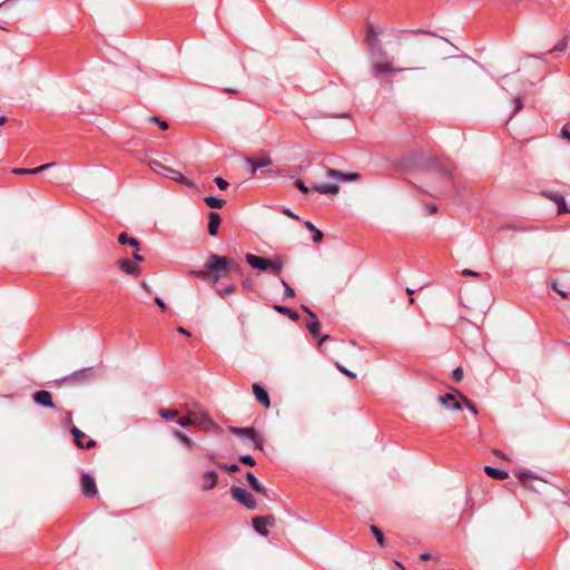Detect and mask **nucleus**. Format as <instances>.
I'll return each instance as SVG.
<instances>
[{
	"label": "nucleus",
	"mask_w": 570,
	"mask_h": 570,
	"mask_svg": "<svg viewBox=\"0 0 570 570\" xmlns=\"http://www.w3.org/2000/svg\"><path fill=\"white\" fill-rule=\"evenodd\" d=\"M325 175L330 179H335L333 184H315L313 185V190L324 194V195H336L340 191V186L337 183L340 181H355L361 178L358 173H342L337 169L326 168Z\"/></svg>",
	"instance_id": "obj_1"
},
{
	"label": "nucleus",
	"mask_w": 570,
	"mask_h": 570,
	"mask_svg": "<svg viewBox=\"0 0 570 570\" xmlns=\"http://www.w3.org/2000/svg\"><path fill=\"white\" fill-rule=\"evenodd\" d=\"M245 259L250 267L263 272H269L274 276H279L285 265V258L282 256H276L273 259H269L254 254H246Z\"/></svg>",
	"instance_id": "obj_2"
},
{
	"label": "nucleus",
	"mask_w": 570,
	"mask_h": 570,
	"mask_svg": "<svg viewBox=\"0 0 570 570\" xmlns=\"http://www.w3.org/2000/svg\"><path fill=\"white\" fill-rule=\"evenodd\" d=\"M425 168L429 173L439 176L441 179L449 180L455 170V165L450 159L431 158L426 161Z\"/></svg>",
	"instance_id": "obj_3"
},
{
	"label": "nucleus",
	"mask_w": 570,
	"mask_h": 570,
	"mask_svg": "<svg viewBox=\"0 0 570 570\" xmlns=\"http://www.w3.org/2000/svg\"><path fill=\"white\" fill-rule=\"evenodd\" d=\"M148 166L156 174L168 177V178H170L181 185L188 186V187L194 186V183L190 179H188L187 177H185L181 173L177 171L176 169H174L171 167L165 166L159 160H156V159L149 160Z\"/></svg>",
	"instance_id": "obj_4"
},
{
	"label": "nucleus",
	"mask_w": 570,
	"mask_h": 570,
	"mask_svg": "<svg viewBox=\"0 0 570 570\" xmlns=\"http://www.w3.org/2000/svg\"><path fill=\"white\" fill-rule=\"evenodd\" d=\"M230 259L214 253L208 255V258L205 263V268L213 272L212 281L214 283L218 282L222 273L230 271Z\"/></svg>",
	"instance_id": "obj_5"
},
{
	"label": "nucleus",
	"mask_w": 570,
	"mask_h": 570,
	"mask_svg": "<svg viewBox=\"0 0 570 570\" xmlns=\"http://www.w3.org/2000/svg\"><path fill=\"white\" fill-rule=\"evenodd\" d=\"M375 60L372 63V70L375 77H380L383 73L402 72L407 70L406 68H393L392 62L386 57L375 55ZM410 70H424L423 67L411 68Z\"/></svg>",
	"instance_id": "obj_6"
},
{
	"label": "nucleus",
	"mask_w": 570,
	"mask_h": 570,
	"mask_svg": "<svg viewBox=\"0 0 570 570\" xmlns=\"http://www.w3.org/2000/svg\"><path fill=\"white\" fill-rule=\"evenodd\" d=\"M232 498L237 501L239 504L246 507L249 510L256 509V500L254 497L244 488L240 487H232L230 488Z\"/></svg>",
	"instance_id": "obj_7"
},
{
	"label": "nucleus",
	"mask_w": 570,
	"mask_h": 570,
	"mask_svg": "<svg viewBox=\"0 0 570 570\" xmlns=\"http://www.w3.org/2000/svg\"><path fill=\"white\" fill-rule=\"evenodd\" d=\"M229 431L232 434L236 436L250 440L255 449L263 450V441L261 438H258L256 430L254 428L230 426Z\"/></svg>",
	"instance_id": "obj_8"
},
{
	"label": "nucleus",
	"mask_w": 570,
	"mask_h": 570,
	"mask_svg": "<svg viewBox=\"0 0 570 570\" xmlns=\"http://www.w3.org/2000/svg\"><path fill=\"white\" fill-rule=\"evenodd\" d=\"M365 41L368 45V49L372 56L380 55L386 57V51L383 49L381 41L377 38V33L372 26H370L366 30Z\"/></svg>",
	"instance_id": "obj_9"
},
{
	"label": "nucleus",
	"mask_w": 570,
	"mask_h": 570,
	"mask_svg": "<svg viewBox=\"0 0 570 570\" xmlns=\"http://www.w3.org/2000/svg\"><path fill=\"white\" fill-rule=\"evenodd\" d=\"M94 377V367H85L78 371L72 372L71 374L62 377L58 382H68L73 381L76 383H86Z\"/></svg>",
	"instance_id": "obj_10"
},
{
	"label": "nucleus",
	"mask_w": 570,
	"mask_h": 570,
	"mask_svg": "<svg viewBox=\"0 0 570 570\" xmlns=\"http://www.w3.org/2000/svg\"><path fill=\"white\" fill-rule=\"evenodd\" d=\"M193 425L198 426L202 430L209 431L215 426L212 417L202 410H193Z\"/></svg>",
	"instance_id": "obj_11"
},
{
	"label": "nucleus",
	"mask_w": 570,
	"mask_h": 570,
	"mask_svg": "<svg viewBox=\"0 0 570 570\" xmlns=\"http://www.w3.org/2000/svg\"><path fill=\"white\" fill-rule=\"evenodd\" d=\"M80 483L85 497L94 498L97 494L96 481L89 473L81 474Z\"/></svg>",
	"instance_id": "obj_12"
},
{
	"label": "nucleus",
	"mask_w": 570,
	"mask_h": 570,
	"mask_svg": "<svg viewBox=\"0 0 570 570\" xmlns=\"http://www.w3.org/2000/svg\"><path fill=\"white\" fill-rule=\"evenodd\" d=\"M32 399L35 403H37L40 406L53 409L55 403L52 402V395L50 392L40 390L32 394Z\"/></svg>",
	"instance_id": "obj_13"
},
{
	"label": "nucleus",
	"mask_w": 570,
	"mask_h": 570,
	"mask_svg": "<svg viewBox=\"0 0 570 570\" xmlns=\"http://www.w3.org/2000/svg\"><path fill=\"white\" fill-rule=\"evenodd\" d=\"M302 309L307 313L311 321L307 323V328L313 337H317L321 334V323L317 320V316L314 312H312L308 307L305 305H302Z\"/></svg>",
	"instance_id": "obj_14"
},
{
	"label": "nucleus",
	"mask_w": 570,
	"mask_h": 570,
	"mask_svg": "<svg viewBox=\"0 0 570 570\" xmlns=\"http://www.w3.org/2000/svg\"><path fill=\"white\" fill-rule=\"evenodd\" d=\"M218 474L215 471H207L202 475V490L209 491L217 485Z\"/></svg>",
	"instance_id": "obj_15"
},
{
	"label": "nucleus",
	"mask_w": 570,
	"mask_h": 570,
	"mask_svg": "<svg viewBox=\"0 0 570 570\" xmlns=\"http://www.w3.org/2000/svg\"><path fill=\"white\" fill-rule=\"evenodd\" d=\"M118 266L121 271L125 273L132 275V276H139L141 273V268L132 261L128 258H122L118 261Z\"/></svg>",
	"instance_id": "obj_16"
},
{
	"label": "nucleus",
	"mask_w": 570,
	"mask_h": 570,
	"mask_svg": "<svg viewBox=\"0 0 570 570\" xmlns=\"http://www.w3.org/2000/svg\"><path fill=\"white\" fill-rule=\"evenodd\" d=\"M246 163L252 167L250 175L254 176L256 170L272 164V159L269 156H264L259 159H254L252 157H246Z\"/></svg>",
	"instance_id": "obj_17"
},
{
	"label": "nucleus",
	"mask_w": 570,
	"mask_h": 570,
	"mask_svg": "<svg viewBox=\"0 0 570 570\" xmlns=\"http://www.w3.org/2000/svg\"><path fill=\"white\" fill-rule=\"evenodd\" d=\"M253 392L255 394L256 400L263 404L266 409L271 406V400L268 396V393L264 387H262L259 384L254 383L253 384Z\"/></svg>",
	"instance_id": "obj_18"
},
{
	"label": "nucleus",
	"mask_w": 570,
	"mask_h": 570,
	"mask_svg": "<svg viewBox=\"0 0 570 570\" xmlns=\"http://www.w3.org/2000/svg\"><path fill=\"white\" fill-rule=\"evenodd\" d=\"M56 165V163H47L45 165L35 167V168H14L12 173L16 175H35L39 174L48 168H51Z\"/></svg>",
	"instance_id": "obj_19"
},
{
	"label": "nucleus",
	"mask_w": 570,
	"mask_h": 570,
	"mask_svg": "<svg viewBox=\"0 0 570 570\" xmlns=\"http://www.w3.org/2000/svg\"><path fill=\"white\" fill-rule=\"evenodd\" d=\"M440 403L449 410H461V403L452 393H446L439 397Z\"/></svg>",
	"instance_id": "obj_20"
},
{
	"label": "nucleus",
	"mask_w": 570,
	"mask_h": 570,
	"mask_svg": "<svg viewBox=\"0 0 570 570\" xmlns=\"http://www.w3.org/2000/svg\"><path fill=\"white\" fill-rule=\"evenodd\" d=\"M208 219V233L210 236H216L222 222L220 215L217 212H210Z\"/></svg>",
	"instance_id": "obj_21"
},
{
	"label": "nucleus",
	"mask_w": 570,
	"mask_h": 570,
	"mask_svg": "<svg viewBox=\"0 0 570 570\" xmlns=\"http://www.w3.org/2000/svg\"><path fill=\"white\" fill-rule=\"evenodd\" d=\"M484 472L494 480H505L509 478V473L507 471L492 468L490 465L484 466Z\"/></svg>",
	"instance_id": "obj_22"
},
{
	"label": "nucleus",
	"mask_w": 570,
	"mask_h": 570,
	"mask_svg": "<svg viewBox=\"0 0 570 570\" xmlns=\"http://www.w3.org/2000/svg\"><path fill=\"white\" fill-rule=\"evenodd\" d=\"M246 479L254 491L267 495V490L258 482L257 478L252 472L246 473Z\"/></svg>",
	"instance_id": "obj_23"
},
{
	"label": "nucleus",
	"mask_w": 570,
	"mask_h": 570,
	"mask_svg": "<svg viewBox=\"0 0 570 570\" xmlns=\"http://www.w3.org/2000/svg\"><path fill=\"white\" fill-rule=\"evenodd\" d=\"M273 308L277 313L288 316L294 322L299 320V315L297 314V312H295L294 309H292V308H289L287 306L274 305Z\"/></svg>",
	"instance_id": "obj_24"
},
{
	"label": "nucleus",
	"mask_w": 570,
	"mask_h": 570,
	"mask_svg": "<svg viewBox=\"0 0 570 570\" xmlns=\"http://www.w3.org/2000/svg\"><path fill=\"white\" fill-rule=\"evenodd\" d=\"M304 225L308 230H311V233H313V242L315 244H318L323 240V233L318 228H316L312 222L306 220Z\"/></svg>",
	"instance_id": "obj_25"
},
{
	"label": "nucleus",
	"mask_w": 570,
	"mask_h": 570,
	"mask_svg": "<svg viewBox=\"0 0 570 570\" xmlns=\"http://www.w3.org/2000/svg\"><path fill=\"white\" fill-rule=\"evenodd\" d=\"M118 242L121 245H130L135 247L137 250H139V240L137 238L129 237L127 233L119 234Z\"/></svg>",
	"instance_id": "obj_26"
},
{
	"label": "nucleus",
	"mask_w": 570,
	"mask_h": 570,
	"mask_svg": "<svg viewBox=\"0 0 570 570\" xmlns=\"http://www.w3.org/2000/svg\"><path fill=\"white\" fill-rule=\"evenodd\" d=\"M173 435L187 449H191L194 445L193 440L178 430H174Z\"/></svg>",
	"instance_id": "obj_27"
},
{
	"label": "nucleus",
	"mask_w": 570,
	"mask_h": 570,
	"mask_svg": "<svg viewBox=\"0 0 570 570\" xmlns=\"http://www.w3.org/2000/svg\"><path fill=\"white\" fill-rule=\"evenodd\" d=\"M569 40H570V33L566 35L560 41H558L552 49H550L547 53H551V52H563L568 45H569Z\"/></svg>",
	"instance_id": "obj_28"
},
{
	"label": "nucleus",
	"mask_w": 570,
	"mask_h": 570,
	"mask_svg": "<svg viewBox=\"0 0 570 570\" xmlns=\"http://www.w3.org/2000/svg\"><path fill=\"white\" fill-rule=\"evenodd\" d=\"M558 206V214H564V213H569V209L567 207V204H566V200H564V197L559 195V194H556L553 196L550 197Z\"/></svg>",
	"instance_id": "obj_29"
},
{
	"label": "nucleus",
	"mask_w": 570,
	"mask_h": 570,
	"mask_svg": "<svg viewBox=\"0 0 570 570\" xmlns=\"http://www.w3.org/2000/svg\"><path fill=\"white\" fill-rule=\"evenodd\" d=\"M558 206V214H564V213H569V209L567 207V204H566V200H564V197L559 195V194H556L553 196L550 197Z\"/></svg>",
	"instance_id": "obj_30"
},
{
	"label": "nucleus",
	"mask_w": 570,
	"mask_h": 570,
	"mask_svg": "<svg viewBox=\"0 0 570 570\" xmlns=\"http://www.w3.org/2000/svg\"><path fill=\"white\" fill-rule=\"evenodd\" d=\"M205 203L210 207V208H222L225 204V200L222 199V198H217V197H214V196H206L204 198Z\"/></svg>",
	"instance_id": "obj_31"
},
{
	"label": "nucleus",
	"mask_w": 570,
	"mask_h": 570,
	"mask_svg": "<svg viewBox=\"0 0 570 570\" xmlns=\"http://www.w3.org/2000/svg\"><path fill=\"white\" fill-rule=\"evenodd\" d=\"M254 530L263 537L268 535V530L266 525H263L262 521L256 517L252 521Z\"/></svg>",
	"instance_id": "obj_32"
},
{
	"label": "nucleus",
	"mask_w": 570,
	"mask_h": 570,
	"mask_svg": "<svg viewBox=\"0 0 570 570\" xmlns=\"http://www.w3.org/2000/svg\"><path fill=\"white\" fill-rule=\"evenodd\" d=\"M518 478L524 487L534 489L532 485L533 476L529 472H520Z\"/></svg>",
	"instance_id": "obj_33"
},
{
	"label": "nucleus",
	"mask_w": 570,
	"mask_h": 570,
	"mask_svg": "<svg viewBox=\"0 0 570 570\" xmlns=\"http://www.w3.org/2000/svg\"><path fill=\"white\" fill-rule=\"evenodd\" d=\"M71 434L73 435L75 443L78 448H83V444L81 442V439L85 438V433L80 431L77 426H72L70 430Z\"/></svg>",
	"instance_id": "obj_34"
},
{
	"label": "nucleus",
	"mask_w": 570,
	"mask_h": 570,
	"mask_svg": "<svg viewBox=\"0 0 570 570\" xmlns=\"http://www.w3.org/2000/svg\"><path fill=\"white\" fill-rule=\"evenodd\" d=\"M158 413L164 420H171L178 415V411L173 409H160Z\"/></svg>",
	"instance_id": "obj_35"
},
{
	"label": "nucleus",
	"mask_w": 570,
	"mask_h": 570,
	"mask_svg": "<svg viewBox=\"0 0 570 570\" xmlns=\"http://www.w3.org/2000/svg\"><path fill=\"white\" fill-rule=\"evenodd\" d=\"M371 531H372L373 535L375 537L377 543L381 547H383L385 543V538H384L383 532L375 525H371Z\"/></svg>",
	"instance_id": "obj_36"
},
{
	"label": "nucleus",
	"mask_w": 570,
	"mask_h": 570,
	"mask_svg": "<svg viewBox=\"0 0 570 570\" xmlns=\"http://www.w3.org/2000/svg\"><path fill=\"white\" fill-rule=\"evenodd\" d=\"M177 424L183 428L193 425V412L188 411L187 415L179 417Z\"/></svg>",
	"instance_id": "obj_37"
},
{
	"label": "nucleus",
	"mask_w": 570,
	"mask_h": 570,
	"mask_svg": "<svg viewBox=\"0 0 570 570\" xmlns=\"http://www.w3.org/2000/svg\"><path fill=\"white\" fill-rule=\"evenodd\" d=\"M454 392H456V394L462 399L464 405L473 413V414H478V410L475 407V405L468 399L465 397L462 393H460L458 390L453 389Z\"/></svg>",
	"instance_id": "obj_38"
},
{
	"label": "nucleus",
	"mask_w": 570,
	"mask_h": 570,
	"mask_svg": "<svg viewBox=\"0 0 570 570\" xmlns=\"http://www.w3.org/2000/svg\"><path fill=\"white\" fill-rule=\"evenodd\" d=\"M281 284L284 286V299L294 297V289L288 285V283L284 278L281 279Z\"/></svg>",
	"instance_id": "obj_39"
},
{
	"label": "nucleus",
	"mask_w": 570,
	"mask_h": 570,
	"mask_svg": "<svg viewBox=\"0 0 570 570\" xmlns=\"http://www.w3.org/2000/svg\"><path fill=\"white\" fill-rule=\"evenodd\" d=\"M217 466L223 470V471H227V472H230V473H234V472H237L239 471V466L238 464H226V463H223V462H218L217 463Z\"/></svg>",
	"instance_id": "obj_40"
},
{
	"label": "nucleus",
	"mask_w": 570,
	"mask_h": 570,
	"mask_svg": "<svg viewBox=\"0 0 570 570\" xmlns=\"http://www.w3.org/2000/svg\"><path fill=\"white\" fill-rule=\"evenodd\" d=\"M463 379V368L461 366L456 367L453 370L452 374H451V380L454 382V383H460Z\"/></svg>",
	"instance_id": "obj_41"
},
{
	"label": "nucleus",
	"mask_w": 570,
	"mask_h": 570,
	"mask_svg": "<svg viewBox=\"0 0 570 570\" xmlns=\"http://www.w3.org/2000/svg\"><path fill=\"white\" fill-rule=\"evenodd\" d=\"M263 525H266V527H274L276 524V519L274 515L269 514V515H263V517H257Z\"/></svg>",
	"instance_id": "obj_42"
},
{
	"label": "nucleus",
	"mask_w": 570,
	"mask_h": 570,
	"mask_svg": "<svg viewBox=\"0 0 570 570\" xmlns=\"http://www.w3.org/2000/svg\"><path fill=\"white\" fill-rule=\"evenodd\" d=\"M236 287L234 285H228L224 288L217 289V294L220 297H225L226 295L233 294L235 292Z\"/></svg>",
	"instance_id": "obj_43"
},
{
	"label": "nucleus",
	"mask_w": 570,
	"mask_h": 570,
	"mask_svg": "<svg viewBox=\"0 0 570 570\" xmlns=\"http://www.w3.org/2000/svg\"><path fill=\"white\" fill-rule=\"evenodd\" d=\"M550 286L553 291H556L562 298L568 297V293L559 287V283L557 281H553L550 283Z\"/></svg>",
	"instance_id": "obj_44"
},
{
	"label": "nucleus",
	"mask_w": 570,
	"mask_h": 570,
	"mask_svg": "<svg viewBox=\"0 0 570 570\" xmlns=\"http://www.w3.org/2000/svg\"><path fill=\"white\" fill-rule=\"evenodd\" d=\"M242 463L254 466L256 464L255 459L249 454L240 455L238 459Z\"/></svg>",
	"instance_id": "obj_45"
},
{
	"label": "nucleus",
	"mask_w": 570,
	"mask_h": 570,
	"mask_svg": "<svg viewBox=\"0 0 570 570\" xmlns=\"http://www.w3.org/2000/svg\"><path fill=\"white\" fill-rule=\"evenodd\" d=\"M191 275L196 278L206 281L208 278H212V276L206 271H193Z\"/></svg>",
	"instance_id": "obj_46"
},
{
	"label": "nucleus",
	"mask_w": 570,
	"mask_h": 570,
	"mask_svg": "<svg viewBox=\"0 0 570 570\" xmlns=\"http://www.w3.org/2000/svg\"><path fill=\"white\" fill-rule=\"evenodd\" d=\"M214 181L220 190H225L229 186L228 181L222 177H216Z\"/></svg>",
	"instance_id": "obj_47"
},
{
	"label": "nucleus",
	"mask_w": 570,
	"mask_h": 570,
	"mask_svg": "<svg viewBox=\"0 0 570 570\" xmlns=\"http://www.w3.org/2000/svg\"><path fill=\"white\" fill-rule=\"evenodd\" d=\"M336 367L341 373L347 375L348 377H351V379L356 377V374L354 372L347 370L345 366L341 365L340 363H336Z\"/></svg>",
	"instance_id": "obj_48"
},
{
	"label": "nucleus",
	"mask_w": 570,
	"mask_h": 570,
	"mask_svg": "<svg viewBox=\"0 0 570 570\" xmlns=\"http://www.w3.org/2000/svg\"><path fill=\"white\" fill-rule=\"evenodd\" d=\"M242 285H243L244 289H246V291H253L254 289V282H253L252 278L243 279Z\"/></svg>",
	"instance_id": "obj_49"
},
{
	"label": "nucleus",
	"mask_w": 570,
	"mask_h": 570,
	"mask_svg": "<svg viewBox=\"0 0 570 570\" xmlns=\"http://www.w3.org/2000/svg\"><path fill=\"white\" fill-rule=\"evenodd\" d=\"M560 136L563 138V139H567L570 141V128L568 127V125L563 126L561 128V132H560Z\"/></svg>",
	"instance_id": "obj_50"
},
{
	"label": "nucleus",
	"mask_w": 570,
	"mask_h": 570,
	"mask_svg": "<svg viewBox=\"0 0 570 570\" xmlns=\"http://www.w3.org/2000/svg\"><path fill=\"white\" fill-rule=\"evenodd\" d=\"M513 101H514V112H518L519 110H521L523 108V102L520 97H515Z\"/></svg>",
	"instance_id": "obj_51"
},
{
	"label": "nucleus",
	"mask_w": 570,
	"mask_h": 570,
	"mask_svg": "<svg viewBox=\"0 0 570 570\" xmlns=\"http://www.w3.org/2000/svg\"><path fill=\"white\" fill-rule=\"evenodd\" d=\"M296 187L302 191V193H307L308 191V187L304 184L303 180L301 179H297L296 183H295Z\"/></svg>",
	"instance_id": "obj_52"
},
{
	"label": "nucleus",
	"mask_w": 570,
	"mask_h": 570,
	"mask_svg": "<svg viewBox=\"0 0 570 570\" xmlns=\"http://www.w3.org/2000/svg\"><path fill=\"white\" fill-rule=\"evenodd\" d=\"M462 275H464V276H474V277H480V274H479V273H476V272H474V271H471V269H468V268H465V269H463V271H462Z\"/></svg>",
	"instance_id": "obj_53"
},
{
	"label": "nucleus",
	"mask_w": 570,
	"mask_h": 570,
	"mask_svg": "<svg viewBox=\"0 0 570 570\" xmlns=\"http://www.w3.org/2000/svg\"><path fill=\"white\" fill-rule=\"evenodd\" d=\"M155 303L163 309V311H166L167 308V305L166 303L160 298V297H156L155 298Z\"/></svg>",
	"instance_id": "obj_54"
},
{
	"label": "nucleus",
	"mask_w": 570,
	"mask_h": 570,
	"mask_svg": "<svg viewBox=\"0 0 570 570\" xmlns=\"http://www.w3.org/2000/svg\"><path fill=\"white\" fill-rule=\"evenodd\" d=\"M283 213L291 218H294L297 220L299 219V217L297 215H295L289 208L284 209Z\"/></svg>",
	"instance_id": "obj_55"
},
{
	"label": "nucleus",
	"mask_w": 570,
	"mask_h": 570,
	"mask_svg": "<svg viewBox=\"0 0 570 570\" xmlns=\"http://www.w3.org/2000/svg\"><path fill=\"white\" fill-rule=\"evenodd\" d=\"M205 458L209 462H213V463H216V464L218 463V462H216V455L214 453H212V452H206Z\"/></svg>",
	"instance_id": "obj_56"
},
{
	"label": "nucleus",
	"mask_w": 570,
	"mask_h": 570,
	"mask_svg": "<svg viewBox=\"0 0 570 570\" xmlns=\"http://www.w3.org/2000/svg\"><path fill=\"white\" fill-rule=\"evenodd\" d=\"M411 33H423V35H431V36H435L434 33L430 32V31H426V30H423V29H415V30H411L410 31Z\"/></svg>",
	"instance_id": "obj_57"
},
{
	"label": "nucleus",
	"mask_w": 570,
	"mask_h": 570,
	"mask_svg": "<svg viewBox=\"0 0 570 570\" xmlns=\"http://www.w3.org/2000/svg\"><path fill=\"white\" fill-rule=\"evenodd\" d=\"M158 127H159L161 130H166V129H168L169 125H168V122H167V121H165V120H160V121H158Z\"/></svg>",
	"instance_id": "obj_58"
},
{
	"label": "nucleus",
	"mask_w": 570,
	"mask_h": 570,
	"mask_svg": "<svg viewBox=\"0 0 570 570\" xmlns=\"http://www.w3.org/2000/svg\"><path fill=\"white\" fill-rule=\"evenodd\" d=\"M177 332L183 334V335H186V336H190V332H188L185 327L183 326H178L177 327Z\"/></svg>",
	"instance_id": "obj_59"
},
{
	"label": "nucleus",
	"mask_w": 570,
	"mask_h": 570,
	"mask_svg": "<svg viewBox=\"0 0 570 570\" xmlns=\"http://www.w3.org/2000/svg\"><path fill=\"white\" fill-rule=\"evenodd\" d=\"M331 336L330 335H324L321 337V340L318 341V346L321 347L325 342L327 341H331Z\"/></svg>",
	"instance_id": "obj_60"
},
{
	"label": "nucleus",
	"mask_w": 570,
	"mask_h": 570,
	"mask_svg": "<svg viewBox=\"0 0 570 570\" xmlns=\"http://www.w3.org/2000/svg\"><path fill=\"white\" fill-rule=\"evenodd\" d=\"M132 257L136 262H144V256H141L138 250L132 254Z\"/></svg>",
	"instance_id": "obj_61"
},
{
	"label": "nucleus",
	"mask_w": 570,
	"mask_h": 570,
	"mask_svg": "<svg viewBox=\"0 0 570 570\" xmlns=\"http://www.w3.org/2000/svg\"><path fill=\"white\" fill-rule=\"evenodd\" d=\"M420 559L423 561H428L431 559V554L429 552H423L420 554Z\"/></svg>",
	"instance_id": "obj_62"
},
{
	"label": "nucleus",
	"mask_w": 570,
	"mask_h": 570,
	"mask_svg": "<svg viewBox=\"0 0 570 570\" xmlns=\"http://www.w3.org/2000/svg\"><path fill=\"white\" fill-rule=\"evenodd\" d=\"M96 445V442L94 440H89L86 444H83V448L91 449Z\"/></svg>",
	"instance_id": "obj_63"
},
{
	"label": "nucleus",
	"mask_w": 570,
	"mask_h": 570,
	"mask_svg": "<svg viewBox=\"0 0 570 570\" xmlns=\"http://www.w3.org/2000/svg\"><path fill=\"white\" fill-rule=\"evenodd\" d=\"M428 209H429V212H430L431 214H434V213H436V210H438L436 206H435V205H433V204H430V205L428 206Z\"/></svg>",
	"instance_id": "obj_64"
}]
</instances>
